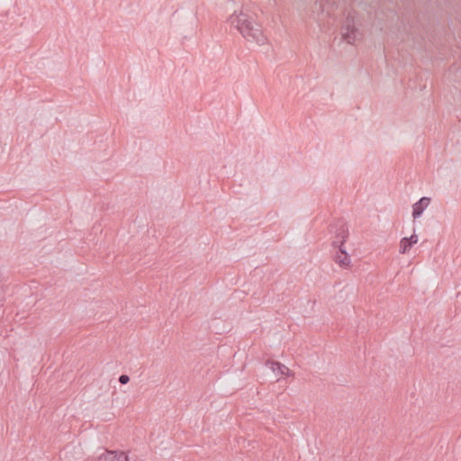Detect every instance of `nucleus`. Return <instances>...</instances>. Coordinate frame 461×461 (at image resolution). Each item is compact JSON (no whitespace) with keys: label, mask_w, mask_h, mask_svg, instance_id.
Listing matches in <instances>:
<instances>
[{"label":"nucleus","mask_w":461,"mask_h":461,"mask_svg":"<svg viewBox=\"0 0 461 461\" xmlns=\"http://www.w3.org/2000/svg\"><path fill=\"white\" fill-rule=\"evenodd\" d=\"M229 23L235 27L240 34L249 41H255L258 45H263L267 38L262 32L260 26L254 23L251 18L245 13H233L229 17Z\"/></svg>","instance_id":"f257e3e1"},{"label":"nucleus","mask_w":461,"mask_h":461,"mask_svg":"<svg viewBox=\"0 0 461 461\" xmlns=\"http://www.w3.org/2000/svg\"><path fill=\"white\" fill-rule=\"evenodd\" d=\"M335 231L336 238L332 241V246L334 248H339V252L340 255L338 254L337 256H335L334 260L340 267H349L350 264V258L344 249V243L346 242V240L348 237V229L343 221H339L336 225Z\"/></svg>","instance_id":"f03ea898"},{"label":"nucleus","mask_w":461,"mask_h":461,"mask_svg":"<svg viewBox=\"0 0 461 461\" xmlns=\"http://www.w3.org/2000/svg\"><path fill=\"white\" fill-rule=\"evenodd\" d=\"M341 34L343 40L349 44L355 43L362 37V33L355 26L354 18L350 16L347 17L345 23L341 28Z\"/></svg>","instance_id":"7ed1b4c3"},{"label":"nucleus","mask_w":461,"mask_h":461,"mask_svg":"<svg viewBox=\"0 0 461 461\" xmlns=\"http://www.w3.org/2000/svg\"><path fill=\"white\" fill-rule=\"evenodd\" d=\"M95 461H129V456L122 451L105 450Z\"/></svg>","instance_id":"20e7f679"},{"label":"nucleus","mask_w":461,"mask_h":461,"mask_svg":"<svg viewBox=\"0 0 461 461\" xmlns=\"http://www.w3.org/2000/svg\"><path fill=\"white\" fill-rule=\"evenodd\" d=\"M266 366L271 369L276 375H292L290 369L279 362L268 360L266 362Z\"/></svg>","instance_id":"39448f33"},{"label":"nucleus","mask_w":461,"mask_h":461,"mask_svg":"<svg viewBox=\"0 0 461 461\" xmlns=\"http://www.w3.org/2000/svg\"><path fill=\"white\" fill-rule=\"evenodd\" d=\"M430 199L428 197H421L418 202L412 205V217L417 219L421 216L425 209L429 206Z\"/></svg>","instance_id":"423d86ee"},{"label":"nucleus","mask_w":461,"mask_h":461,"mask_svg":"<svg viewBox=\"0 0 461 461\" xmlns=\"http://www.w3.org/2000/svg\"><path fill=\"white\" fill-rule=\"evenodd\" d=\"M412 246L410 244V242L408 241L407 238H403L402 239L401 242H400V248H399V252L401 254H405L407 251H409V249L411 248Z\"/></svg>","instance_id":"0eeeda50"},{"label":"nucleus","mask_w":461,"mask_h":461,"mask_svg":"<svg viewBox=\"0 0 461 461\" xmlns=\"http://www.w3.org/2000/svg\"><path fill=\"white\" fill-rule=\"evenodd\" d=\"M130 381V377L127 375H121L119 377V382L122 384H126Z\"/></svg>","instance_id":"6e6552de"},{"label":"nucleus","mask_w":461,"mask_h":461,"mask_svg":"<svg viewBox=\"0 0 461 461\" xmlns=\"http://www.w3.org/2000/svg\"><path fill=\"white\" fill-rule=\"evenodd\" d=\"M408 241L411 246L418 242V236L416 234H412L410 238H407Z\"/></svg>","instance_id":"1a4fd4ad"}]
</instances>
